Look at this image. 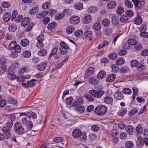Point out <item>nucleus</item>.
<instances>
[{"label":"nucleus","instance_id":"c85d7f7f","mask_svg":"<svg viewBox=\"0 0 148 148\" xmlns=\"http://www.w3.org/2000/svg\"><path fill=\"white\" fill-rule=\"evenodd\" d=\"M16 45V42L15 41H13L11 42L9 45V48L10 49H14Z\"/></svg>","mask_w":148,"mask_h":148},{"label":"nucleus","instance_id":"a18cd8bd","mask_svg":"<svg viewBox=\"0 0 148 148\" xmlns=\"http://www.w3.org/2000/svg\"><path fill=\"white\" fill-rule=\"evenodd\" d=\"M128 8H131L133 7V4L132 2L129 0H125L124 2Z\"/></svg>","mask_w":148,"mask_h":148},{"label":"nucleus","instance_id":"e433bc0d","mask_svg":"<svg viewBox=\"0 0 148 148\" xmlns=\"http://www.w3.org/2000/svg\"><path fill=\"white\" fill-rule=\"evenodd\" d=\"M139 63L136 60H133L130 62V65L132 67H134L137 66Z\"/></svg>","mask_w":148,"mask_h":148},{"label":"nucleus","instance_id":"680f3d73","mask_svg":"<svg viewBox=\"0 0 148 148\" xmlns=\"http://www.w3.org/2000/svg\"><path fill=\"white\" fill-rule=\"evenodd\" d=\"M23 16L22 15H19L17 17L15 18V21L17 23L20 22L22 20Z\"/></svg>","mask_w":148,"mask_h":148},{"label":"nucleus","instance_id":"393cba45","mask_svg":"<svg viewBox=\"0 0 148 148\" xmlns=\"http://www.w3.org/2000/svg\"><path fill=\"white\" fill-rule=\"evenodd\" d=\"M29 44L28 40L26 39H24L22 40L21 42V45L23 47H27Z\"/></svg>","mask_w":148,"mask_h":148},{"label":"nucleus","instance_id":"338daca9","mask_svg":"<svg viewBox=\"0 0 148 148\" xmlns=\"http://www.w3.org/2000/svg\"><path fill=\"white\" fill-rule=\"evenodd\" d=\"M13 38V35L10 33H8L5 35V38L7 40H11Z\"/></svg>","mask_w":148,"mask_h":148},{"label":"nucleus","instance_id":"9d476101","mask_svg":"<svg viewBox=\"0 0 148 148\" xmlns=\"http://www.w3.org/2000/svg\"><path fill=\"white\" fill-rule=\"evenodd\" d=\"M81 131L78 129L74 130L72 133L73 136L75 138H78L81 135Z\"/></svg>","mask_w":148,"mask_h":148},{"label":"nucleus","instance_id":"603ef678","mask_svg":"<svg viewBox=\"0 0 148 148\" xmlns=\"http://www.w3.org/2000/svg\"><path fill=\"white\" fill-rule=\"evenodd\" d=\"M92 32L88 31L84 33V36L86 38H89L92 36Z\"/></svg>","mask_w":148,"mask_h":148},{"label":"nucleus","instance_id":"aec40b11","mask_svg":"<svg viewBox=\"0 0 148 148\" xmlns=\"http://www.w3.org/2000/svg\"><path fill=\"white\" fill-rule=\"evenodd\" d=\"M89 83L92 85H95L97 84L99 82L98 80H97L95 77H92L89 78Z\"/></svg>","mask_w":148,"mask_h":148},{"label":"nucleus","instance_id":"4c0bfd02","mask_svg":"<svg viewBox=\"0 0 148 148\" xmlns=\"http://www.w3.org/2000/svg\"><path fill=\"white\" fill-rule=\"evenodd\" d=\"M18 14V12L17 10H14L12 12V15L11 16V20L12 21L14 20Z\"/></svg>","mask_w":148,"mask_h":148},{"label":"nucleus","instance_id":"cd10ccee","mask_svg":"<svg viewBox=\"0 0 148 148\" xmlns=\"http://www.w3.org/2000/svg\"><path fill=\"white\" fill-rule=\"evenodd\" d=\"M75 110L79 113L81 114L84 112L85 108L82 106H79L76 108Z\"/></svg>","mask_w":148,"mask_h":148},{"label":"nucleus","instance_id":"7c9ffc66","mask_svg":"<svg viewBox=\"0 0 148 148\" xmlns=\"http://www.w3.org/2000/svg\"><path fill=\"white\" fill-rule=\"evenodd\" d=\"M129 17L127 15H123L121 16L120 21L123 23H125L129 20Z\"/></svg>","mask_w":148,"mask_h":148},{"label":"nucleus","instance_id":"0eeeda50","mask_svg":"<svg viewBox=\"0 0 148 148\" xmlns=\"http://www.w3.org/2000/svg\"><path fill=\"white\" fill-rule=\"evenodd\" d=\"M95 69V68L92 67L88 68L85 73V78H88L89 77L92 75L94 73Z\"/></svg>","mask_w":148,"mask_h":148},{"label":"nucleus","instance_id":"13d9d810","mask_svg":"<svg viewBox=\"0 0 148 148\" xmlns=\"http://www.w3.org/2000/svg\"><path fill=\"white\" fill-rule=\"evenodd\" d=\"M27 68L25 67H22L20 68L18 71V74H21L26 71Z\"/></svg>","mask_w":148,"mask_h":148},{"label":"nucleus","instance_id":"a878e982","mask_svg":"<svg viewBox=\"0 0 148 148\" xmlns=\"http://www.w3.org/2000/svg\"><path fill=\"white\" fill-rule=\"evenodd\" d=\"M74 28L73 26H69L66 29V33L69 34H72L74 32Z\"/></svg>","mask_w":148,"mask_h":148},{"label":"nucleus","instance_id":"8fccbe9b","mask_svg":"<svg viewBox=\"0 0 148 148\" xmlns=\"http://www.w3.org/2000/svg\"><path fill=\"white\" fill-rule=\"evenodd\" d=\"M7 104L6 101L4 99H2L0 100V107L3 108Z\"/></svg>","mask_w":148,"mask_h":148},{"label":"nucleus","instance_id":"4be33fe9","mask_svg":"<svg viewBox=\"0 0 148 148\" xmlns=\"http://www.w3.org/2000/svg\"><path fill=\"white\" fill-rule=\"evenodd\" d=\"M56 26V23L55 22H52L50 23L47 26V28L48 30H51Z\"/></svg>","mask_w":148,"mask_h":148},{"label":"nucleus","instance_id":"7ed1b4c3","mask_svg":"<svg viewBox=\"0 0 148 148\" xmlns=\"http://www.w3.org/2000/svg\"><path fill=\"white\" fill-rule=\"evenodd\" d=\"M89 93L94 97L100 98L105 94V92L102 90H96L94 89L90 90Z\"/></svg>","mask_w":148,"mask_h":148},{"label":"nucleus","instance_id":"6e6552de","mask_svg":"<svg viewBox=\"0 0 148 148\" xmlns=\"http://www.w3.org/2000/svg\"><path fill=\"white\" fill-rule=\"evenodd\" d=\"M116 75L114 74H111L108 75L106 77V81L108 82H111L113 81L115 79Z\"/></svg>","mask_w":148,"mask_h":148},{"label":"nucleus","instance_id":"423d86ee","mask_svg":"<svg viewBox=\"0 0 148 148\" xmlns=\"http://www.w3.org/2000/svg\"><path fill=\"white\" fill-rule=\"evenodd\" d=\"M70 21L71 24H76L80 22V18L77 16H73L70 18Z\"/></svg>","mask_w":148,"mask_h":148},{"label":"nucleus","instance_id":"f704fd0d","mask_svg":"<svg viewBox=\"0 0 148 148\" xmlns=\"http://www.w3.org/2000/svg\"><path fill=\"white\" fill-rule=\"evenodd\" d=\"M118 55L116 53H110L108 56L109 58L112 60L116 59Z\"/></svg>","mask_w":148,"mask_h":148},{"label":"nucleus","instance_id":"4d7b16f0","mask_svg":"<svg viewBox=\"0 0 148 148\" xmlns=\"http://www.w3.org/2000/svg\"><path fill=\"white\" fill-rule=\"evenodd\" d=\"M138 111V110L136 108L132 110L129 112V115L130 117L132 116L137 112Z\"/></svg>","mask_w":148,"mask_h":148},{"label":"nucleus","instance_id":"412c9836","mask_svg":"<svg viewBox=\"0 0 148 148\" xmlns=\"http://www.w3.org/2000/svg\"><path fill=\"white\" fill-rule=\"evenodd\" d=\"M143 21V20L141 17L138 16L136 17L134 21V23L137 25L140 24Z\"/></svg>","mask_w":148,"mask_h":148},{"label":"nucleus","instance_id":"e2e57ef3","mask_svg":"<svg viewBox=\"0 0 148 148\" xmlns=\"http://www.w3.org/2000/svg\"><path fill=\"white\" fill-rule=\"evenodd\" d=\"M27 82H28L29 87H33L35 86L36 84L35 80L34 79L30 81H27Z\"/></svg>","mask_w":148,"mask_h":148},{"label":"nucleus","instance_id":"5fc2aeb1","mask_svg":"<svg viewBox=\"0 0 148 148\" xmlns=\"http://www.w3.org/2000/svg\"><path fill=\"white\" fill-rule=\"evenodd\" d=\"M64 140V139L61 137H58L54 138L53 139L54 142L56 143H61Z\"/></svg>","mask_w":148,"mask_h":148},{"label":"nucleus","instance_id":"6ab92c4d","mask_svg":"<svg viewBox=\"0 0 148 148\" xmlns=\"http://www.w3.org/2000/svg\"><path fill=\"white\" fill-rule=\"evenodd\" d=\"M104 102L107 104H112L113 101V98L110 96H107L104 99Z\"/></svg>","mask_w":148,"mask_h":148},{"label":"nucleus","instance_id":"2eb2a0df","mask_svg":"<svg viewBox=\"0 0 148 148\" xmlns=\"http://www.w3.org/2000/svg\"><path fill=\"white\" fill-rule=\"evenodd\" d=\"M30 21L29 18L28 17H26L24 18L22 20L21 23L22 26L23 27H25L27 25L29 24Z\"/></svg>","mask_w":148,"mask_h":148},{"label":"nucleus","instance_id":"f257e3e1","mask_svg":"<svg viewBox=\"0 0 148 148\" xmlns=\"http://www.w3.org/2000/svg\"><path fill=\"white\" fill-rule=\"evenodd\" d=\"M14 127L15 132L18 134H22L27 131L25 130L21 123L19 122L16 123L14 125Z\"/></svg>","mask_w":148,"mask_h":148},{"label":"nucleus","instance_id":"ddd939ff","mask_svg":"<svg viewBox=\"0 0 148 148\" xmlns=\"http://www.w3.org/2000/svg\"><path fill=\"white\" fill-rule=\"evenodd\" d=\"M91 21V17L89 14L85 16L83 19V22L85 24L88 23L90 22Z\"/></svg>","mask_w":148,"mask_h":148},{"label":"nucleus","instance_id":"58836bf2","mask_svg":"<svg viewBox=\"0 0 148 148\" xmlns=\"http://www.w3.org/2000/svg\"><path fill=\"white\" fill-rule=\"evenodd\" d=\"M74 8L77 10H81L83 8V4L81 3H76L74 6Z\"/></svg>","mask_w":148,"mask_h":148},{"label":"nucleus","instance_id":"09e8293b","mask_svg":"<svg viewBox=\"0 0 148 148\" xmlns=\"http://www.w3.org/2000/svg\"><path fill=\"white\" fill-rule=\"evenodd\" d=\"M125 14L129 17H132L134 15L133 11L132 10H128L125 12Z\"/></svg>","mask_w":148,"mask_h":148},{"label":"nucleus","instance_id":"473e14b6","mask_svg":"<svg viewBox=\"0 0 148 148\" xmlns=\"http://www.w3.org/2000/svg\"><path fill=\"white\" fill-rule=\"evenodd\" d=\"M8 103L12 104L14 105H15L17 103L16 100L14 99L12 97H9L8 98Z\"/></svg>","mask_w":148,"mask_h":148},{"label":"nucleus","instance_id":"774afa93","mask_svg":"<svg viewBox=\"0 0 148 148\" xmlns=\"http://www.w3.org/2000/svg\"><path fill=\"white\" fill-rule=\"evenodd\" d=\"M133 146V143L131 141H127L125 143V147L127 148H131Z\"/></svg>","mask_w":148,"mask_h":148},{"label":"nucleus","instance_id":"dca6fc26","mask_svg":"<svg viewBox=\"0 0 148 148\" xmlns=\"http://www.w3.org/2000/svg\"><path fill=\"white\" fill-rule=\"evenodd\" d=\"M76 100V101L73 103V106H75L79 105H81L83 103L82 99L81 97H78Z\"/></svg>","mask_w":148,"mask_h":148},{"label":"nucleus","instance_id":"864d4df0","mask_svg":"<svg viewBox=\"0 0 148 148\" xmlns=\"http://www.w3.org/2000/svg\"><path fill=\"white\" fill-rule=\"evenodd\" d=\"M50 7V3L49 2H47L42 5V8L44 9H46L49 8Z\"/></svg>","mask_w":148,"mask_h":148},{"label":"nucleus","instance_id":"c9c22d12","mask_svg":"<svg viewBox=\"0 0 148 148\" xmlns=\"http://www.w3.org/2000/svg\"><path fill=\"white\" fill-rule=\"evenodd\" d=\"M39 8L37 7L33 8L30 11L29 14L31 15H33L38 11Z\"/></svg>","mask_w":148,"mask_h":148},{"label":"nucleus","instance_id":"a19ab883","mask_svg":"<svg viewBox=\"0 0 148 148\" xmlns=\"http://www.w3.org/2000/svg\"><path fill=\"white\" fill-rule=\"evenodd\" d=\"M126 131L127 133L130 135H132L133 134V128L130 125L127 127V128L126 129Z\"/></svg>","mask_w":148,"mask_h":148},{"label":"nucleus","instance_id":"052dcab7","mask_svg":"<svg viewBox=\"0 0 148 148\" xmlns=\"http://www.w3.org/2000/svg\"><path fill=\"white\" fill-rule=\"evenodd\" d=\"M83 34V32L82 30H78L74 32L75 36L77 37H80Z\"/></svg>","mask_w":148,"mask_h":148},{"label":"nucleus","instance_id":"c03bdc74","mask_svg":"<svg viewBox=\"0 0 148 148\" xmlns=\"http://www.w3.org/2000/svg\"><path fill=\"white\" fill-rule=\"evenodd\" d=\"M31 55V52L29 51H24L23 53V57L26 58L29 57Z\"/></svg>","mask_w":148,"mask_h":148},{"label":"nucleus","instance_id":"c756f323","mask_svg":"<svg viewBox=\"0 0 148 148\" xmlns=\"http://www.w3.org/2000/svg\"><path fill=\"white\" fill-rule=\"evenodd\" d=\"M123 58H120L116 61V64L117 66H120L123 64L125 62Z\"/></svg>","mask_w":148,"mask_h":148},{"label":"nucleus","instance_id":"2f4dec72","mask_svg":"<svg viewBox=\"0 0 148 148\" xmlns=\"http://www.w3.org/2000/svg\"><path fill=\"white\" fill-rule=\"evenodd\" d=\"M138 43V42L137 40L132 39H129L127 41L128 44L131 45H134Z\"/></svg>","mask_w":148,"mask_h":148},{"label":"nucleus","instance_id":"de8ad7c7","mask_svg":"<svg viewBox=\"0 0 148 148\" xmlns=\"http://www.w3.org/2000/svg\"><path fill=\"white\" fill-rule=\"evenodd\" d=\"M101 27V25L98 23H95L93 26L94 29L97 31H98L100 29Z\"/></svg>","mask_w":148,"mask_h":148},{"label":"nucleus","instance_id":"5701e85b","mask_svg":"<svg viewBox=\"0 0 148 148\" xmlns=\"http://www.w3.org/2000/svg\"><path fill=\"white\" fill-rule=\"evenodd\" d=\"M127 111V109L126 108H122L117 114V115L119 116H123L125 114Z\"/></svg>","mask_w":148,"mask_h":148},{"label":"nucleus","instance_id":"72a5a7b5","mask_svg":"<svg viewBox=\"0 0 148 148\" xmlns=\"http://www.w3.org/2000/svg\"><path fill=\"white\" fill-rule=\"evenodd\" d=\"M47 11H45L37 14L36 15V17L38 18H41L42 17H44L47 14Z\"/></svg>","mask_w":148,"mask_h":148},{"label":"nucleus","instance_id":"f03ea898","mask_svg":"<svg viewBox=\"0 0 148 148\" xmlns=\"http://www.w3.org/2000/svg\"><path fill=\"white\" fill-rule=\"evenodd\" d=\"M107 111V108L105 106H101L97 107L95 110V112L98 115L101 116L105 114Z\"/></svg>","mask_w":148,"mask_h":148},{"label":"nucleus","instance_id":"f3484780","mask_svg":"<svg viewBox=\"0 0 148 148\" xmlns=\"http://www.w3.org/2000/svg\"><path fill=\"white\" fill-rule=\"evenodd\" d=\"M116 5V3L115 1H111L108 3L107 7L109 9H112L115 8Z\"/></svg>","mask_w":148,"mask_h":148},{"label":"nucleus","instance_id":"37998d69","mask_svg":"<svg viewBox=\"0 0 148 148\" xmlns=\"http://www.w3.org/2000/svg\"><path fill=\"white\" fill-rule=\"evenodd\" d=\"M110 23V21L107 18L104 19L102 21V25L105 26H108Z\"/></svg>","mask_w":148,"mask_h":148},{"label":"nucleus","instance_id":"bb28decb","mask_svg":"<svg viewBox=\"0 0 148 148\" xmlns=\"http://www.w3.org/2000/svg\"><path fill=\"white\" fill-rule=\"evenodd\" d=\"M47 51L46 49H42L38 51V54L40 56H44L47 54Z\"/></svg>","mask_w":148,"mask_h":148},{"label":"nucleus","instance_id":"20e7f679","mask_svg":"<svg viewBox=\"0 0 148 148\" xmlns=\"http://www.w3.org/2000/svg\"><path fill=\"white\" fill-rule=\"evenodd\" d=\"M28 119L29 118L27 116H26L25 117L23 118L22 120L23 124L26 126L27 131L32 129L33 125L32 123L30 120H28Z\"/></svg>","mask_w":148,"mask_h":148},{"label":"nucleus","instance_id":"4468645a","mask_svg":"<svg viewBox=\"0 0 148 148\" xmlns=\"http://www.w3.org/2000/svg\"><path fill=\"white\" fill-rule=\"evenodd\" d=\"M47 65L46 62H42L40 64L37 66V70L39 71H43L45 69Z\"/></svg>","mask_w":148,"mask_h":148},{"label":"nucleus","instance_id":"0e129e2a","mask_svg":"<svg viewBox=\"0 0 148 148\" xmlns=\"http://www.w3.org/2000/svg\"><path fill=\"white\" fill-rule=\"evenodd\" d=\"M39 44H41L44 40V38L43 36L42 35H40L39 36L36 38Z\"/></svg>","mask_w":148,"mask_h":148},{"label":"nucleus","instance_id":"b1692460","mask_svg":"<svg viewBox=\"0 0 148 148\" xmlns=\"http://www.w3.org/2000/svg\"><path fill=\"white\" fill-rule=\"evenodd\" d=\"M116 11L118 15H121L124 12V8L122 6H119L118 7Z\"/></svg>","mask_w":148,"mask_h":148},{"label":"nucleus","instance_id":"39448f33","mask_svg":"<svg viewBox=\"0 0 148 148\" xmlns=\"http://www.w3.org/2000/svg\"><path fill=\"white\" fill-rule=\"evenodd\" d=\"M21 115H24L27 116L29 119H30L31 117L34 119H36L37 117L36 114L35 113L32 112L22 113L21 114Z\"/></svg>","mask_w":148,"mask_h":148},{"label":"nucleus","instance_id":"1a4fd4ad","mask_svg":"<svg viewBox=\"0 0 148 148\" xmlns=\"http://www.w3.org/2000/svg\"><path fill=\"white\" fill-rule=\"evenodd\" d=\"M11 14L9 12H7L3 14V19L5 22H8L11 19Z\"/></svg>","mask_w":148,"mask_h":148},{"label":"nucleus","instance_id":"9b49d317","mask_svg":"<svg viewBox=\"0 0 148 148\" xmlns=\"http://www.w3.org/2000/svg\"><path fill=\"white\" fill-rule=\"evenodd\" d=\"M114 97L117 100H121L123 98V94L118 91L114 93Z\"/></svg>","mask_w":148,"mask_h":148},{"label":"nucleus","instance_id":"f8f14e48","mask_svg":"<svg viewBox=\"0 0 148 148\" xmlns=\"http://www.w3.org/2000/svg\"><path fill=\"white\" fill-rule=\"evenodd\" d=\"M106 75V73L105 71L104 70L100 71L97 76V79H102L104 78Z\"/></svg>","mask_w":148,"mask_h":148},{"label":"nucleus","instance_id":"bf43d9fd","mask_svg":"<svg viewBox=\"0 0 148 148\" xmlns=\"http://www.w3.org/2000/svg\"><path fill=\"white\" fill-rule=\"evenodd\" d=\"M58 48H54L51 51V53L49 55V58H50L51 57L53 56L56 54L58 51Z\"/></svg>","mask_w":148,"mask_h":148},{"label":"nucleus","instance_id":"ea45409f","mask_svg":"<svg viewBox=\"0 0 148 148\" xmlns=\"http://www.w3.org/2000/svg\"><path fill=\"white\" fill-rule=\"evenodd\" d=\"M137 139L138 140L136 142L137 146L140 147L143 146L144 143L141 138L140 137H138Z\"/></svg>","mask_w":148,"mask_h":148},{"label":"nucleus","instance_id":"49530a36","mask_svg":"<svg viewBox=\"0 0 148 148\" xmlns=\"http://www.w3.org/2000/svg\"><path fill=\"white\" fill-rule=\"evenodd\" d=\"M136 130L138 134H140L142 133L143 128L140 125H138L136 128Z\"/></svg>","mask_w":148,"mask_h":148},{"label":"nucleus","instance_id":"69168bd1","mask_svg":"<svg viewBox=\"0 0 148 148\" xmlns=\"http://www.w3.org/2000/svg\"><path fill=\"white\" fill-rule=\"evenodd\" d=\"M81 139L82 141H85L86 139V134L85 132L81 133V135L79 136Z\"/></svg>","mask_w":148,"mask_h":148},{"label":"nucleus","instance_id":"a211bd4d","mask_svg":"<svg viewBox=\"0 0 148 148\" xmlns=\"http://www.w3.org/2000/svg\"><path fill=\"white\" fill-rule=\"evenodd\" d=\"M145 1L142 0L140 1H139L137 4H136V6H135L136 9H140L143 8L145 5Z\"/></svg>","mask_w":148,"mask_h":148},{"label":"nucleus","instance_id":"3c124183","mask_svg":"<svg viewBox=\"0 0 148 148\" xmlns=\"http://www.w3.org/2000/svg\"><path fill=\"white\" fill-rule=\"evenodd\" d=\"M17 29V27L15 25H12L10 26L8 28L9 31L10 32H14Z\"/></svg>","mask_w":148,"mask_h":148},{"label":"nucleus","instance_id":"6e6d98bb","mask_svg":"<svg viewBox=\"0 0 148 148\" xmlns=\"http://www.w3.org/2000/svg\"><path fill=\"white\" fill-rule=\"evenodd\" d=\"M122 92L125 94L128 95L132 93V90L129 88H125L122 90Z\"/></svg>","mask_w":148,"mask_h":148},{"label":"nucleus","instance_id":"79ce46f5","mask_svg":"<svg viewBox=\"0 0 148 148\" xmlns=\"http://www.w3.org/2000/svg\"><path fill=\"white\" fill-rule=\"evenodd\" d=\"M64 14L63 13L60 14H57L55 16V18L56 20H60L64 17Z\"/></svg>","mask_w":148,"mask_h":148}]
</instances>
